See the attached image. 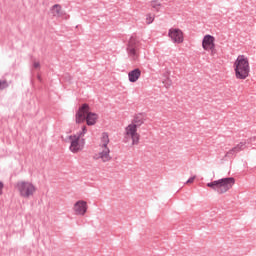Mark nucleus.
Returning <instances> with one entry per match:
<instances>
[{"instance_id": "f257e3e1", "label": "nucleus", "mask_w": 256, "mask_h": 256, "mask_svg": "<svg viewBox=\"0 0 256 256\" xmlns=\"http://www.w3.org/2000/svg\"><path fill=\"white\" fill-rule=\"evenodd\" d=\"M235 78L239 81H245L251 75V63L249 57L238 55L233 64Z\"/></svg>"}, {"instance_id": "f03ea898", "label": "nucleus", "mask_w": 256, "mask_h": 256, "mask_svg": "<svg viewBox=\"0 0 256 256\" xmlns=\"http://www.w3.org/2000/svg\"><path fill=\"white\" fill-rule=\"evenodd\" d=\"M109 143V133L103 132L98 140L97 153L94 155V158L101 159L103 163L111 161V150L109 149Z\"/></svg>"}, {"instance_id": "7ed1b4c3", "label": "nucleus", "mask_w": 256, "mask_h": 256, "mask_svg": "<svg viewBox=\"0 0 256 256\" xmlns=\"http://www.w3.org/2000/svg\"><path fill=\"white\" fill-rule=\"evenodd\" d=\"M233 185H235V178L233 177L222 178L207 183V187L213 189L214 191H217V193H219L220 195H223V193H227V191L233 189Z\"/></svg>"}, {"instance_id": "20e7f679", "label": "nucleus", "mask_w": 256, "mask_h": 256, "mask_svg": "<svg viewBox=\"0 0 256 256\" xmlns=\"http://www.w3.org/2000/svg\"><path fill=\"white\" fill-rule=\"evenodd\" d=\"M15 189L18 191L20 197L24 199H29V197H33L35 195V191L37 188L35 185L29 181H19L15 184Z\"/></svg>"}, {"instance_id": "39448f33", "label": "nucleus", "mask_w": 256, "mask_h": 256, "mask_svg": "<svg viewBox=\"0 0 256 256\" xmlns=\"http://www.w3.org/2000/svg\"><path fill=\"white\" fill-rule=\"evenodd\" d=\"M127 53L130 61L137 63L141 53L139 52V38L137 36H131L128 41Z\"/></svg>"}, {"instance_id": "423d86ee", "label": "nucleus", "mask_w": 256, "mask_h": 256, "mask_svg": "<svg viewBox=\"0 0 256 256\" xmlns=\"http://www.w3.org/2000/svg\"><path fill=\"white\" fill-rule=\"evenodd\" d=\"M81 135L83 134H77L69 137V149L72 153H79V151H83V147H85V140H83Z\"/></svg>"}, {"instance_id": "0eeeda50", "label": "nucleus", "mask_w": 256, "mask_h": 256, "mask_svg": "<svg viewBox=\"0 0 256 256\" xmlns=\"http://www.w3.org/2000/svg\"><path fill=\"white\" fill-rule=\"evenodd\" d=\"M125 139L126 141H129V139H131L132 145H139V139H141V135L137 131V127H135V124H129L125 128Z\"/></svg>"}, {"instance_id": "6e6552de", "label": "nucleus", "mask_w": 256, "mask_h": 256, "mask_svg": "<svg viewBox=\"0 0 256 256\" xmlns=\"http://www.w3.org/2000/svg\"><path fill=\"white\" fill-rule=\"evenodd\" d=\"M202 47L204 51H210L211 55H215L217 50L215 49V37L212 35H205L202 40Z\"/></svg>"}, {"instance_id": "1a4fd4ad", "label": "nucleus", "mask_w": 256, "mask_h": 256, "mask_svg": "<svg viewBox=\"0 0 256 256\" xmlns=\"http://www.w3.org/2000/svg\"><path fill=\"white\" fill-rule=\"evenodd\" d=\"M168 36L173 43H183V31H181V29L171 28L168 32Z\"/></svg>"}, {"instance_id": "9d476101", "label": "nucleus", "mask_w": 256, "mask_h": 256, "mask_svg": "<svg viewBox=\"0 0 256 256\" xmlns=\"http://www.w3.org/2000/svg\"><path fill=\"white\" fill-rule=\"evenodd\" d=\"M87 209H89V206L87 205V202L83 200H79L74 204L75 215H80L83 217L85 213H87Z\"/></svg>"}, {"instance_id": "9b49d317", "label": "nucleus", "mask_w": 256, "mask_h": 256, "mask_svg": "<svg viewBox=\"0 0 256 256\" xmlns=\"http://www.w3.org/2000/svg\"><path fill=\"white\" fill-rule=\"evenodd\" d=\"M89 113V105L83 104L78 112L76 113V123H83L85 119H87V115Z\"/></svg>"}, {"instance_id": "f8f14e48", "label": "nucleus", "mask_w": 256, "mask_h": 256, "mask_svg": "<svg viewBox=\"0 0 256 256\" xmlns=\"http://www.w3.org/2000/svg\"><path fill=\"white\" fill-rule=\"evenodd\" d=\"M140 77H141V70L139 68H136L128 73V79L130 83H137Z\"/></svg>"}, {"instance_id": "ddd939ff", "label": "nucleus", "mask_w": 256, "mask_h": 256, "mask_svg": "<svg viewBox=\"0 0 256 256\" xmlns=\"http://www.w3.org/2000/svg\"><path fill=\"white\" fill-rule=\"evenodd\" d=\"M99 120V115H97L96 113L93 112H88L87 116H86V123L89 126H93L97 123V121Z\"/></svg>"}, {"instance_id": "4468645a", "label": "nucleus", "mask_w": 256, "mask_h": 256, "mask_svg": "<svg viewBox=\"0 0 256 256\" xmlns=\"http://www.w3.org/2000/svg\"><path fill=\"white\" fill-rule=\"evenodd\" d=\"M145 123V118L141 115H136L130 125H135V127L138 129V127H141Z\"/></svg>"}, {"instance_id": "2eb2a0df", "label": "nucleus", "mask_w": 256, "mask_h": 256, "mask_svg": "<svg viewBox=\"0 0 256 256\" xmlns=\"http://www.w3.org/2000/svg\"><path fill=\"white\" fill-rule=\"evenodd\" d=\"M245 149V142H240L230 151H228V155H233V153H239V151H243Z\"/></svg>"}, {"instance_id": "dca6fc26", "label": "nucleus", "mask_w": 256, "mask_h": 256, "mask_svg": "<svg viewBox=\"0 0 256 256\" xmlns=\"http://www.w3.org/2000/svg\"><path fill=\"white\" fill-rule=\"evenodd\" d=\"M50 13L53 17H61V5L56 4L50 9Z\"/></svg>"}, {"instance_id": "f3484780", "label": "nucleus", "mask_w": 256, "mask_h": 256, "mask_svg": "<svg viewBox=\"0 0 256 256\" xmlns=\"http://www.w3.org/2000/svg\"><path fill=\"white\" fill-rule=\"evenodd\" d=\"M150 5L152 9H155V11H159V9H161V2L159 0H152Z\"/></svg>"}, {"instance_id": "a211bd4d", "label": "nucleus", "mask_w": 256, "mask_h": 256, "mask_svg": "<svg viewBox=\"0 0 256 256\" xmlns=\"http://www.w3.org/2000/svg\"><path fill=\"white\" fill-rule=\"evenodd\" d=\"M153 21H155V15H153V14L146 15L147 25H151V23H153Z\"/></svg>"}, {"instance_id": "6ab92c4d", "label": "nucleus", "mask_w": 256, "mask_h": 256, "mask_svg": "<svg viewBox=\"0 0 256 256\" xmlns=\"http://www.w3.org/2000/svg\"><path fill=\"white\" fill-rule=\"evenodd\" d=\"M9 87V83L7 80H0V91H3V89H7Z\"/></svg>"}, {"instance_id": "aec40b11", "label": "nucleus", "mask_w": 256, "mask_h": 256, "mask_svg": "<svg viewBox=\"0 0 256 256\" xmlns=\"http://www.w3.org/2000/svg\"><path fill=\"white\" fill-rule=\"evenodd\" d=\"M195 179H197V176H192L186 181V185H191L195 182Z\"/></svg>"}, {"instance_id": "412c9836", "label": "nucleus", "mask_w": 256, "mask_h": 256, "mask_svg": "<svg viewBox=\"0 0 256 256\" xmlns=\"http://www.w3.org/2000/svg\"><path fill=\"white\" fill-rule=\"evenodd\" d=\"M3 187H5V185L0 181V197L3 195Z\"/></svg>"}, {"instance_id": "4be33fe9", "label": "nucleus", "mask_w": 256, "mask_h": 256, "mask_svg": "<svg viewBox=\"0 0 256 256\" xmlns=\"http://www.w3.org/2000/svg\"><path fill=\"white\" fill-rule=\"evenodd\" d=\"M33 67L34 69H39V67H41V64L39 62H34Z\"/></svg>"}, {"instance_id": "5701e85b", "label": "nucleus", "mask_w": 256, "mask_h": 256, "mask_svg": "<svg viewBox=\"0 0 256 256\" xmlns=\"http://www.w3.org/2000/svg\"><path fill=\"white\" fill-rule=\"evenodd\" d=\"M86 131H87V127H83V134H85L86 133Z\"/></svg>"}]
</instances>
